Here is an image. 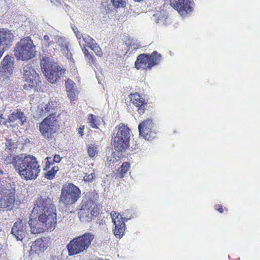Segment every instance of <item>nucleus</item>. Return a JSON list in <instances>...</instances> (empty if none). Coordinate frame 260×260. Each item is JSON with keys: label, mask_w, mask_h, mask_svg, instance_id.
<instances>
[{"label": "nucleus", "mask_w": 260, "mask_h": 260, "mask_svg": "<svg viewBox=\"0 0 260 260\" xmlns=\"http://www.w3.org/2000/svg\"><path fill=\"white\" fill-rule=\"evenodd\" d=\"M11 163L15 171L25 180L36 179L40 172L37 158L32 155H15Z\"/></svg>", "instance_id": "obj_1"}, {"label": "nucleus", "mask_w": 260, "mask_h": 260, "mask_svg": "<svg viewBox=\"0 0 260 260\" xmlns=\"http://www.w3.org/2000/svg\"><path fill=\"white\" fill-rule=\"evenodd\" d=\"M41 215V219H46V216L49 219H57L56 208L52 199L46 193L39 196L34 202V208L30 216L33 215Z\"/></svg>", "instance_id": "obj_2"}, {"label": "nucleus", "mask_w": 260, "mask_h": 260, "mask_svg": "<svg viewBox=\"0 0 260 260\" xmlns=\"http://www.w3.org/2000/svg\"><path fill=\"white\" fill-rule=\"evenodd\" d=\"M131 131L130 128L123 123L117 125L113 133L111 144L118 152H122L129 147Z\"/></svg>", "instance_id": "obj_3"}, {"label": "nucleus", "mask_w": 260, "mask_h": 260, "mask_svg": "<svg viewBox=\"0 0 260 260\" xmlns=\"http://www.w3.org/2000/svg\"><path fill=\"white\" fill-rule=\"evenodd\" d=\"M94 239V235L90 232L74 238L67 245L68 255L73 256L86 251Z\"/></svg>", "instance_id": "obj_4"}, {"label": "nucleus", "mask_w": 260, "mask_h": 260, "mask_svg": "<svg viewBox=\"0 0 260 260\" xmlns=\"http://www.w3.org/2000/svg\"><path fill=\"white\" fill-rule=\"evenodd\" d=\"M14 53L18 60L27 61L35 57L36 47L30 37H24L16 44Z\"/></svg>", "instance_id": "obj_5"}, {"label": "nucleus", "mask_w": 260, "mask_h": 260, "mask_svg": "<svg viewBox=\"0 0 260 260\" xmlns=\"http://www.w3.org/2000/svg\"><path fill=\"white\" fill-rule=\"evenodd\" d=\"M42 71L47 80L55 83L64 74L66 69L62 68L56 63H53L48 57H43L40 61Z\"/></svg>", "instance_id": "obj_6"}, {"label": "nucleus", "mask_w": 260, "mask_h": 260, "mask_svg": "<svg viewBox=\"0 0 260 260\" xmlns=\"http://www.w3.org/2000/svg\"><path fill=\"white\" fill-rule=\"evenodd\" d=\"M22 79L24 82L23 88L24 90L30 91L36 88L37 90L41 88V81L38 73L29 63L23 67Z\"/></svg>", "instance_id": "obj_7"}, {"label": "nucleus", "mask_w": 260, "mask_h": 260, "mask_svg": "<svg viewBox=\"0 0 260 260\" xmlns=\"http://www.w3.org/2000/svg\"><path fill=\"white\" fill-rule=\"evenodd\" d=\"M111 215L115 224V228L113 230L114 234L116 238L120 239L123 236L125 232L124 221L134 218L135 212L132 209H127L123 212L122 215L112 211Z\"/></svg>", "instance_id": "obj_8"}, {"label": "nucleus", "mask_w": 260, "mask_h": 260, "mask_svg": "<svg viewBox=\"0 0 260 260\" xmlns=\"http://www.w3.org/2000/svg\"><path fill=\"white\" fill-rule=\"evenodd\" d=\"M41 215H38V219L30 218L29 225L32 233L40 234L46 231H52L57 224V219H49L46 216V219H41Z\"/></svg>", "instance_id": "obj_9"}, {"label": "nucleus", "mask_w": 260, "mask_h": 260, "mask_svg": "<svg viewBox=\"0 0 260 260\" xmlns=\"http://www.w3.org/2000/svg\"><path fill=\"white\" fill-rule=\"evenodd\" d=\"M81 194L78 187L73 183H67L61 188L59 202L66 206L72 205L79 200Z\"/></svg>", "instance_id": "obj_10"}, {"label": "nucleus", "mask_w": 260, "mask_h": 260, "mask_svg": "<svg viewBox=\"0 0 260 260\" xmlns=\"http://www.w3.org/2000/svg\"><path fill=\"white\" fill-rule=\"evenodd\" d=\"M59 129L58 121L54 113L50 114L39 123V131L46 139H52Z\"/></svg>", "instance_id": "obj_11"}, {"label": "nucleus", "mask_w": 260, "mask_h": 260, "mask_svg": "<svg viewBox=\"0 0 260 260\" xmlns=\"http://www.w3.org/2000/svg\"><path fill=\"white\" fill-rule=\"evenodd\" d=\"M161 58V54L156 51L151 54H140L137 56L135 62V68L137 70H151L152 67L159 63Z\"/></svg>", "instance_id": "obj_12"}, {"label": "nucleus", "mask_w": 260, "mask_h": 260, "mask_svg": "<svg viewBox=\"0 0 260 260\" xmlns=\"http://www.w3.org/2000/svg\"><path fill=\"white\" fill-rule=\"evenodd\" d=\"M15 188L0 191V207L4 211H11L13 209L15 201Z\"/></svg>", "instance_id": "obj_13"}, {"label": "nucleus", "mask_w": 260, "mask_h": 260, "mask_svg": "<svg viewBox=\"0 0 260 260\" xmlns=\"http://www.w3.org/2000/svg\"><path fill=\"white\" fill-rule=\"evenodd\" d=\"M171 6L181 15H185L192 12L194 6L193 0H170Z\"/></svg>", "instance_id": "obj_14"}, {"label": "nucleus", "mask_w": 260, "mask_h": 260, "mask_svg": "<svg viewBox=\"0 0 260 260\" xmlns=\"http://www.w3.org/2000/svg\"><path fill=\"white\" fill-rule=\"evenodd\" d=\"M15 36L11 30L6 28H0V58L7 48L12 45Z\"/></svg>", "instance_id": "obj_15"}, {"label": "nucleus", "mask_w": 260, "mask_h": 260, "mask_svg": "<svg viewBox=\"0 0 260 260\" xmlns=\"http://www.w3.org/2000/svg\"><path fill=\"white\" fill-rule=\"evenodd\" d=\"M80 216L86 214V216L90 215V218L97 217L100 214V210L96 204L91 199H89L82 203L80 212Z\"/></svg>", "instance_id": "obj_16"}, {"label": "nucleus", "mask_w": 260, "mask_h": 260, "mask_svg": "<svg viewBox=\"0 0 260 260\" xmlns=\"http://www.w3.org/2000/svg\"><path fill=\"white\" fill-rule=\"evenodd\" d=\"M153 126L151 119L148 118L144 120L138 126L139 135L145 140H151L154 137L155 135L152 129Z\"/></svg>", "instance_id": "obj_17"}, {"label": "nucleus", "mask_w": 260, "mask_h": 260, "mask_svg": "<svg viewBox=\"0 0 260 260\" xmlns=\"http://www.w3.org/2000/svg\"><path fill=\"white\" fill-rule=\"evenodd\" d=\"M13 58L11 56L6 55L1 63L0 72L3 78H9L13 73L14 68Z\"/></svg>", "instance_id": "obj_18"}, {"label": "nucleus", "mask_w": 260, "mask_h": 260, "mask_svg": "<svg viewBox=\"0 0 260 260\" xmlns=\"http://www.w3.org/2000/svg\"><path fill=\"white\" fill-rule=\"evenodd\" d=\"M131 102L137 108V111L140 115L143 114L147 107V102L138 92L131 93L129 95Z\"/></svg>", "instance_id": "obj_19"}, {"label": "nucleus", "mask_w": 260, "mask_h": 260, "mask_svg": "<svg viewBox=\"0 0 260 260\" xmlns=\"http://www.w3.org/2000/svg\"><path fill=\"white\" fill-rule=\"evenodd\" d=\"M26 232L25 226L23 224L22 219H18L12 228L11 233L18 240H22Z\"/></svg>", "instance_id": "obj_20"}, {"label": "nucleus", "mask_w": 260, "mask_h": 260, "mask_svg": "<svg viewBox=\"0 0 260 260\" xmlns=\"http://www.w3.org/2000/svg\"><path fill=\"white\" fill-rule=\"evenodd\" d=\"M17 120L20 121V124L21 125H23L26 120L24 113L20 109H17L8 116L9 123L14 122Z\"/></svg>", "instance_id": "obj_21"}, {"label": "nucleus", "mask_w": 260, "mask_h": 260, "mask_svg": "<svg viewBox=\"0 0 260 260\" xmlns=\"http://www.w3.org/2000/svg\"><path fill=\"white\" fill-rule=\"evenodd\" d=\"M53 102L49 101L47 104H41L38 106L37 113L39 116L43 117L47 115L49 113L53 112Z\"/></svg>", "instance_id": "obj_22"}, {"label": "nucleus", "mask_w": 260, "mask_h": 260, "mask_svg": "<svg viewBox=\"0 0 260 260\" xmlns=\"http://www.w3.org/2000/svg\"><path fill=\"white\" fill-rule=\"evenodd\" d=\"M47 248V244L42 238L37 239L32 244L30 250L39 254L43 252Z\"/></svg>", "instance_id": "obj_23"}, {"label": "nucleus", "mask_w": 260, "mask_h": 260, "mask_svg": "<svg viewBox=\"0 0 260 260\" xmlns=\"http://www.w3.org/2000/svg\"><path fill=\"white\" fill-rule=\"evenodd\" d=\"M130 167L131 165L128 162H123L121 166L116 170V172L115 174L116 178L119 179L123 178L124 175L129 170Z\"/></svg>", "instance_id": "obj_24"}, {"label": "nucleus", "mask_w": 260, "mask_h": 260, "mask_svg": "<svg viewBox=\"0 0 260 260\" xmlns=\"http://www.w3.org/2000/svg\"><path fill=\"white\" fill-rule=\"evenodd\" d=\"M101 118L96 116L93 114L87 115V121L90 126L93 128H98V125L101 124Z\"/></svg>", "instance_id": "obj_25"}, {"label": "nucleus", "mask_w": 260, "mask_h": 260, "mask_svg": "<svg viewBox=\"0 0 260 260\" xmlns=\"http://www.w3.org/2000/svg\"><path fill=\"white\" fill-rule=\"evenodd\" d=\"M152 20L156 23H165L167 19V16L164 11H157L152 16Z\"/></svg>", "instance_id": "obj_26"}, {"label": "nucleus", "mask_w": 260, "mask_h": 260, "mask_svg": "<svg viewBox=\"0 0 260 260\" xmlns=\"http://www.w3.org/2000/svg\"><path fill=\"white\" fill-rule=\"evenodd\" d=\"M58 170L59 168L57 166L53 167L51 170H48L45 173V178L49 180L53 179Z\"/></svg>", "instance_id": "obj_27"}, {"label": "nucleus", "mask_w": 260, "mask_h": 260, "mask_svg": "<svg viewBox=\"0 0 260 260\" xmlns=\"http://www.w3.org/2000/svg\"><path fill=\"white\" fill-rule=\"evenodd\" d=\"M87 150L89 157H93L98 153V146L95 143L90 144Z\"/></svg>", "instance_id": "obj_28"}, {"label": "nucleus", "mask_w": 260, "mask_h": 260, "mask_svg": "<svg viewBox=\"0 0 260 260\" xmlns=\"http://www.w3.org/2000/svg\"><path fill=\"white\" fill-rule=\"evenodd\" d=\"M85 44L84 46L90 48L95 43L94 40L89 35H86L83 38Z\"/></svg>", "instance_id": "obj_29"}, {"label": "nucleus", "mask_w": 260, "mask_h": 260, "mask_svg": "<svg viewBox=\"0 0 260 260\" xmlns=\"http://www.w3.org/2000/svg\"><path fill=\"white\" fill-rule=\"evenodd\" d=\"M90 48H91L93 51V52L97 56L100 57L103 56V52L102 49L96 42Z\"/></svg>", "instance_id": "obj_30"}, {"label": "nucleus", "mask_w": 260, "mask_h": 260, "mask_svg": "<svg viewBox=\"0 0 260 260\" xmlns=\"http://www.w3.org/2000/svg\"><path fill=\"white\" fill-rule=\"evenodd\" d=\"M75 83L70 79L66 81V90H75Z\"/></svg>", "instance_id": "obj_31"}, {"label": "nucleus", "mask_w": 260, "mask_h": 260, "mask_svg": "<svg viewBox=\"0 0 260 260\" xmlns=\"http://www.w3.org/2000/svg\"><path fill=\"white\" fill-rule=\"evenodd\" d=\"M113 6L115 7L119 8L120 7H124L126 2L125 0H111Z\"/></svg>", "instance_id": "obj_32"}, {"label": "nucleus", "mask_w": 260, "mask_h": 260, "mask_svg": "<svg viewBox=\"0 0 260 260\" xmlns=\"http://www.w3.org/2000/svg\"><path fill=\"white\" fill-rule=\"evenodd\" d=\"M46 165L44 169V170H48L50 166L53 164V161L52 160V158L51 157H47L46 158Z\"/></svg>", "instance_id": "obj_33"}, {"label": "nucleus", "mask_w": 260, "mask_h": 260, "mask_svg": "<svg viewBox=\"0 0 260 260\" xmlns=\"http://www.w3.org/2000/svg\"><path fill=\"white\" fill-rule=\"evenodd\" d=\"M75 90H67L68 97L71 101H74L75 100Z\"/></svg>", "instance_id": "obj_34"}, {"label": "nucleus", "mask_w": 260, "mask_h": 260, "mask_svg": "<svg viewBox=\"0 0 260 260\" xmlns=\"http://www.w3.org/2000/svg\"><path fill=\"white\" fill-rule=\"evenodd\" d=\"M85 57L90 64H91L95 63V58L92 54L89 53Z\"/></svg>", "instance_id": "obj_35"}, {"label": "nucleus", "mask_w": 260, "mask_h": 260, "mask_svg": "<svg viewBox=\"0 0 260 260\" xmlns=\"http://www.w3.org/2000/svg\"><path fill=\"white\" fill-rule=\"evenodd\" d=\"M94 174L91 173L90 174H89V175H86L84 177V180L85 181L92 182L94 179Z\"/></svg>", "instance_id": "obj_36"}, {"label": "nucleus", "mask_w": 260, "mask_h": 260, "mask_svg": "<svg viewBox=\"0 0 260 260\" xmlns=\"http://www.w3.org/2000/svg\"><path fill=\"white\" fill-rule=\"evenodd\" d=\"M7 123H9L8 118L6 119L2 114L0 115V125H6Z\"/></svg>", "instance_id": "obj_37"}, {"label": "nucleus", "mask_w": 260, "mask_h": 260, "mask_svg": "<svg viewBox=\"0 0 260 260\" xmlns=\"http://www.w3.org/2000/svg\"><path fill=\"white\" fill-rule=\"evenodd\" d=\"M214 209L218 211L220 213H223L224 210L223 209L222 206L221 205L218 204L215 205Z\"/></svg>", "instance_id": "obj_38"}, {"label": "nucleus", "mask_w": 260, "mask_h": 260, "mask_svg": "<svg viewBox=\"0 0 260 260\" xmlns=\"http://www.w3.org/2000/svg\"><path fill=\"white\" fill-rule=\"evenodd\" d=\"M61 158H62L59 155L55 154L54 156V157H53V162L58 163V162H60V161L61 160Z\"/></svg>", "instance_id": "obj_39"}, {"label": "nucleus", "mask_w": 260, "mask_h": 260, "mask_svg": "<svg viewBox=\"0 0 260 260\" xmlns=\"http://www.w3.org/2000/svg\"><path fill=\"white\" fill-rule=\"evenodd\" d=\"M43 39H44V41L46 42V43H47V46H50L51 45V44H52L53 43V41H52V42L49 41L50 40L49 37L47 35H46L44 36Z\"/></svg>", "instance_id": "obj_40"}, {"label": "nucleus", "mask_w": 260, "mask_h": 260, "mask_svg": "<svg viewBox=\"0 0 260 260\" xmlns=\"http://www.w3.org/2000/svg\"><path fill=\"white\" fill-rule=\"evenodd\" d=\"M85 128L84 125H82L77 129V132L81 137L83 136L84 129Z\"/></svg>", "instance_id": "obj_41"}, {"label": "nucleus", "mask_w": 260, "mask_h": 260, "mask_svg": "<svg viewBox=\"0 0 260 260\" xmlns=\"http://www.w3.org/2000/svg\"><path fill=\"white\" fill-rule=\"evenodd\" d=\"M13 144H14V143H13V141L11 139H10L7 141V143L6 144V146L8 149H9V150H11L12 146V145H13Z\"/></svg>", "instance_id": "obj_42"}, {"label": "nucleus", "mask_w": 260, "mask_h": 260, "mask_svg": "<svg viewBox=\"0 0 260 260\" xmlns=\"http://www.w3.org/2000/svg\"><path fill=\"white\" fill-rule=\"evenodd\" d=\"M115 160H112L111 157H108L107 158V164L109 166L113 165L115 163Z\"/></svg>", "instance_id": "obj_43"}, {"label": "nucleus", "mask_w": 260, "mask_h": 260, "mask_svg": "<svg viewBox=\"0 0 260 260\" xmlns=\"http://www.w3.org/2000/svg\"><path fill=\"white\" fill-rule=\"evenodd\" d=\"M74 32H75V34L76 35V36L78 40H80L81 38H83V35L79 31H78V30H77V31L74 30Z\"/></svg>", "instance_id": "obj_44"}, {"label": "nucleus", "mask_w": 260, "mask_h": 260, "mask_svg": "<svg viewBox=\"0 0 260 260\" xmlns=\"http://www.w3.org/2000/svg\"><path fill=\"white\" fill-rule=\"evenodd\" d=\"M86 46H84L82 48V51L85 55V56H86L89 53V51L86 48Z\"/></svg>", "instance_id": "obj_45"}, {"label": "nucleus", "mask_w": 260, "mask_h": 260, "mask_svg": "<svg viewBox=\"0 0 260 260\" xmlns=\"http://www.w3.org/2000/svg\"><path fill=\"white\" fill-rule=\"evenodd\" d=\"M2 248V245L0 244V251L1 250Z\"/></svg>", "instance_id": "obj_46"}, {"label": "nucleus", "mask_w": 260, "mask_h": 260, "mask_svg": "<svg viewBox=\"0 0 260 260\" xmlns=\"http://www.w3.org/2000/svg\"><path fill=\"white\" fill-rule=\"evenodd\" d=\"M97 260H104L103 259L101 258H99V259H98Z\"/></svg>", "instance_id": "obj_47"}, {"label": "nucleus", "mask_w": 260, "mask_h": 260, "mask_svg": "<svg viewBox=\"0 0 260 260\" xmlns=\"http://www.w3.org/2000/svg\"><path fill=\"white\" fill-rule=\"evenodd\" d=\"M105 260H110V259H105Z\"/></svg>", "instance_id": "obj_48"}]
</instances>
